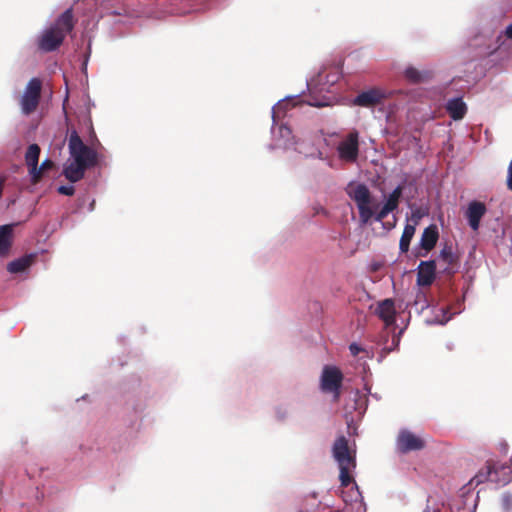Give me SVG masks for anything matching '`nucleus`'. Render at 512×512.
<instances>
[{"label":"nucleus","mask_w":512,"mask_h":512,"mask_svg":"<svg viewBox=\"0 0 512 512\" xmlns=\"http://www.w3.org/2000/svg\"><path fill=\"white\" fill-rule=\"evenodd\" d=\"M339 157L342 160L354 162L358 156V134L350 133L338 145Z\"/></svg>","instance_id":"11"},{"label":"nucleus","mask_w":512,"mask_h":512,"mask_svg":"<svg viewBox=\"0 0 512 512\" xmlns=\"http://www.w3.org/2000/svg\"><path fill=\"white\" fill-rule=\"evenodd\" d=\"M376 313L384 323L389 326L394 323L396 309L394 301L391 299H385L380 302L377 306Z\"/></svg>","instance_id":"17"},{"label":"nucleus","mask_w":512,"mask_h":512,"mask_svg":"<svg viewBox=\"0 0 512 512\" xmlns=\"http://www.w3.org/2000/svg\"><path fill=\"white\" fill-rule=\"evenodd\" d=\"M505 35L507 38L512 39V23L506 27Z\"/></svg>","instance_id":"33"},{"label":"nucleus","mask_w":512,"mask_h":512,"mask_svg":"<svg viewBox=\"0 0 512 512\" xmlns=\"http://www.w3.org/2000/svg\"><path fill=\"white\" fill-rule=\"evenodd\" d=\"M419 218V215L413 213L411 218L407 220L399 243V247L402 252H407L409 250L410 242L415 234Z\"/></svg>","instance_id":"15"},{"label":"nucleus","mask_w":512,"mask_h":512,"mask_svg":"<svg viewBox=\"0 0 512 512\" xmlns=\"http://www.w3.org/2000/svg\"><path fill=\"white\" fill-rule=\"evenodd\" d=\"M75 25L73 9L64 11L55 23L46 29L38 39V48L44 52L55 51L64 41Z\"/></svg>","instance_id":"3"},{"label":"nucleus","mask_w":512,"mask_h":512,"mask_svg":"<svg viewBox=\"0 0 512 512\" xmlns=\"http://www.w3.org/2000/svg\"><path fill=\"white\" fill-rule=\"evenodd\" d=\"M388 98V93L378 87L370 88L359 93L354 99V104L360 107L373 108L381 105Z\"/></svg>","instance_id":"9"},{"label":"nucleus","mask_w":512,"mask_h":512,"mask_svg":"<svg viewBox=\"0 0 512 512\" xmlns=\"http://www.w3.org/2000/svg\"><path fill=\"white\" fill-rule=\"evenodd\" d=\"M402 195V188L396 187L387 197L384 205L379 206V212H377V221H382L388 216L389 213L393 212L399 204L400 197Z\"/></svg>","instance_id":"14"},{"label":"nucleus","mask_w":512,"mask_h":512,"mask_svg":"<svg viewBox=\"0 0 512 512\" xmlns=\"http://www.w3.org/2000/svg\"><path fill=\"white\" fill-rule=\"evenodd\" d=\"M512 480V468L498 463H488L469 482V486H477L485 481H491L499 485H505Z\"/></svg>","instance_id":"6"},{"label":"nucleus","mask_w":512,"mask_h":512,"mask_svg":"<svg viewBox=\"0 0 512 512\" xmlns=\"http://www.w3.org/2000/svg\"><path fill=\"white\" fill-rule=\"evenodd\" d=\"M435 262L423 261L418 267L417 284L419 286H429L435 279Z\"/></svg>","instance_id":"16"},{"label":"nucleus","mask_w":512,"mask_h":512,"mask_svg":"<svg viewBox=\"0 0 512 512\" xmlns=\"http://www.w3.org/2000/svg\"><path fill=\"white\" fill-rule=\"evenodd\" d=\"M405 78L411 83H421L427 81L431 77V73L428 71H419L414 67H408L404 72Z\"/></svg>","instance_id":"24"},{"label":"nucleus","mask_w":512,"mask_h":512,"mask_svg":"<svg viewBox=\"0 0 512 512\" xmlns=\"http://www.w3.org/2000/svg\"><path fill=\"white\" fill-rule=\"evenodd\" d=\"M511 504H512L511 497L509 495H504L503 496V505L505 506V508L509 509Z\"/></svg>","instance_id":"31"},{"label":"nucleus","mask_w":512,"mask_h":512,"mask_svg":"<svg viewBox=\"0 0 512 512\" xmlns=\"http://www.w3.org/2000/svg\"><path fill=\"white\" fill-rule=\"evenodd\" d=\"M349 350H350L352 355L356 356L360 352L361 348L356 343H352L349 346Z\"/></svg>","instance_id":"30"},{"label":"nucleus","mask_w":512,"mask_h":512,"mask_svg":"<svg viewBox=\"0 0 512 512\" xmlns=\"http://www.w3.org/2000/svg\"><path fill=\"white\" fill-rule=\"evenodd\" d=\"M272 148L289 149L294 145L292 130H272Z\"/></svg>","instance_id":"18"},{"label":"nucleus","mask_w":512,"mask_h":512,"mask_svg":"<svg viewBox=\"0 0 512 512\" xmlns=\"http://www.w3.org/2000/svg\"><path fill=\"white\" fill-rule=\"evenodd\" d=\"M332 451L340 469L341 484L342 486H348L353 481L351 473L356 466L355 453L349 448L348 441L344 436L336 439Z\"/></svg>","instance_id":"5"},{"label":"nucleus","mask_w":512,"mask_h":512,"mask_svg":"<svg viewBox=\"0 0 512 512\" xmlns=\"http://www.w3.org/2000/svg\"><path fill=\"white\" fill-rule=\"evenodd\" d=\"M307 104L309 106L322 107L326 104L321 101H317L314 98L303 99L302 96H288L278 101L272 107V128H291L293 118L297 115V109L299 106Z\"/></svg>","instance_id":"2"},{"label":"nucleus","mask_w":512,"mask_h":512,"mask_svg":"<svg viewBox=\"0 0 512 512\" xmlns=\"http://www.w3.org/2000/svg\"><path fill=\"white\" fill-rule=\"evenodd\" d=\"M446 108L449 115L454 120L462 119L467 112V106L461 98L449 100Z\"/></svg>","instance_id":"22"},{"label":"nucleus","mask_w":512,"mask_h":512,"mask_svg":"<svg viewBox=\"0 0 512 512\" xmlns=\"http://www.w3.org/2000/svg\"><path fill=\"white\" fill-rule=\"evenodd\" d=\"M343 375L335 366H325L320 378V388L325 393H331L334 398L339 397V390Z\"/></svg>","instance_id":"8"},{"label":"nucleus","mask_w":512,"mask_h":512,"mask_svg":"<svg viewBox=\"0 0 512 512\" xmlns=\"http://www.w3.org/2000/svg\"><path fill=\"white\" fill-rule=\"evenodd\" d=\"M349 197L356 203L359 218L363 224H367L374 218L377 221L379 202L374 198L368 187L361 183H349L346 188Z\"/></svg>","instance_id":"4"},{"label":"nucleus","mask_w":512,"mask_h":512,"mask_svg":"<svg viewBox=\"0 0 512 512\" xmlns=\"http://www.w3.org/2000/svg\"><path fill=\"white\" fill-rule=\"evenodd\" d=\"M58 192L63 195L71 196L74 194L75 189L72 185H62L58 188Z\"/></svg>","instance_id":"28"},{"label":"nucleus","mask_w":512,"mask_h":512,"mask_svg":"<svg viewBox=\"0 0 512 512\" xmlns=\"http://www.w3.org/2000/svg\"><path fill=\"white\" fill-rule=\"evenodd\" d=\"M394 341H395V345H398L399 340L397 339V340H394Z\"/></svg>","instance_id":"34"},{"label":"nucleus","mask_w":512,"mask_h":512,"mask_svg":"<svg viewBox=\"0 0 512 512\" xmlns=\"http://www.w3.org/2000/svg\"><path fill=\"white\" fill-rule=\"evenodd\" d=\"M53 167V162L49 159H45L40 166H38V181L41 179L44 171H47Z\"/></svg>","instance_id":"27"},{"label":"nucleus","mask_w":512,"mask_h":512,"mask_svg":"<svg viewBox=\"0 0 512 512\" xmlns=\"http://www.w3.org/2000/svg\"><path fill=\"white\" fill-rule=\"evenodd\" d=\"M396 445L399 451L406 453L422 449L424 441L409 430H401Z\"/></svg>","instance_id":"10"},{"label":"nucleus","mask_w":512,"mask_h":512,"mask_svg":"<svg viewBox=\"0 0 512 512\" xmlns=\"http://www.w3.org/2000/svg\"><path fill=\"white\" fill-rule=\"evenodd\" d=\"M34 258V254H29L15 259L8 263L7 270L11 274L23 273L32 265Z\"/></svg>","instance_id":"19"},{"label":"nucleus","mask_w":512,"mask_h":512,"mask_svg":"<svg viewBox=\"0 0 512 512\" xmlns=\"http://www.w3.org/2000/svg\"><path fill=\"white\" fill-rule=\"evenodd\" d=\"M77 125L79 128H93L90 113L85 107L77 113Z\"/></svg>","instance_id":"26"},{"label":"nucleus","mask_w":512,"mask_h":512,"mask_svg":"<svg viewBox=\"0 0 512 512\" xmlns=\"http://www.w3.org/2000/svg\"><path fill=\"white\" fill-rule=\"evenodd\" d=\"M508 186L512 190V161L510 162L508 168Z\"/></svg>","instance_id":"32"},{"label":"nucleus","mask_w":512,"mask_h":512,"mask_svg":"<svg viewBox=\"0 0 512 512\" xmlns=\"http://www.w3.org/2000/svg\"><path fill=\"white\" fill-rule=\"evenodd\" d=\"M69 157L63 165V175L70 182L81 180L87 169L95 166L98 161L97 152L85 145L76 130L69 137Z\"/></svg>","instance_id":"1"},{"label":"nucleus","mask_w":512,"mask_h":512,"mask_svg":"<svg viewBox=\"0 0 512 512\" xmlns=\"http://www.w3.org/2000/svg\"><path fill=\"white\" fill-rule=\"evenodd\" d=\"M12 225L0 226V257L8 255L12 245Z\"/></svg>","instance_id":"21"},{"label":"nucleus","mask_w":512,"mask_h":512,"mask_svg":"<svg viewBox=\"0 0 512 512\" xmlns=\"http://www.w3.org/2000/svg\"><path fill=\"white\" fill-rule=\"evenodd\" d=\"M451 317L452 316L448 314V310H446L445 308H440L437 310V313L435 314L434 317L427 318L425 322L429 325H444L451 319Z\"/></svg>","instance_id":"25"},{"label":"nucleus","mask_w":512,"mask_h":512,"mask_svg":"<svg viewBox=\"0 0 512 512\" xmlns=\"http://www.w3.org/2000/svg\"><path fill=\"white\" fill-rule=\"evenodd\" d=\"M42 92V80L34 77L30 79L18 99V105L23 115L35 113L39 107Z\"/></svg>","instance_id":"7"},{"label":"nucleus","mask_w":512,"mask_h":512,"mask_svg":"<svg viewBox=\"0 0 512 512\" xmlns=\"http://www.w3.org/2000/svg\"><path fill=\"white\" fill-rule=\"evenodd\" d=\"M457 257L453 253L451 247H444L439 254L438 261L443 264V271L448 274H452L456 271L453 267L456 263Z\"/></svg>","instance_id":"20"},{"label":"nucleus","mask_w":512,"mask_h":512,"mask_svg":"<svg viewBox=\"0 0 512 512\" xmlns=\"http://www.w3.org/2000/svg\"><path fill=\"white\" fill-rule=\"evenodd\" d=\"M352 493L353 495L351 497V501L357 502L358 500H360L361 495L357 487H352Z\"/></svg>","instance_id":"29"},{"label":"nucleus","mask_w":512,"mask_h":512,"mask_svg":"<svg viewBox=\"0 0 512 512\" xmlns=\"http://www.w3.org/2000/svg\"><path fill=\"white\" fill-rule=\"evenodd\" d=\"M40 155V148L37 144H31L25 154L26 165L28 172L33 183L38 182V160Z\"/></svg>","instance_id":"13"},{"label":"nucleus","mask_w":512,"mask_h":512,"mask_svg":"<svg viewBox=\"0 0 512 512\" xmlns=\"http://www.w3.org/2000/svg\"><path fill=\"white\" fill-rule=\"evenodd\" d=\"M438 240V230L435 225H430L427 227L421 236L420 245L423 249L429 251L431 250Z\"/></svg>","instance_id":"23"},{"label":"nucleus","mask_w":512,"mask_h":512,"mask_svg":"<svg viewBox=\"0 0 512 512\" xmlns=\"http://www.w3.org/2000/svg\"><path fill=\"white\" fill-rule=\"evenodd\" d=\"M487 209L484 203L479 201H471L466 210V218L468 224L473 231H477L480 227L481 218L485 215Z\"/></svg>","instance_id":"12"}]
</instances>
